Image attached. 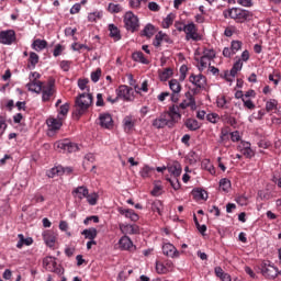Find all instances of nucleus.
Masks as SVG:
<instances>
[{
    "label": "nucleus",
    "mask_w": 281,
    "mask_h": 281,
    "mask_svg": "<svg viewBox=\"0 0 281 281\" xmlns=\"http://www.w3.org/2000/svg\"><path fill=\"white\" fill-rule=\"evenodd\" d=\"M169 89H171L172 93H181V83L177 79H171L169 81Z\"/></svg>",
    "instance_id": "obj_38"
},
{
    "label": "nucleus",
    "mask_w": 281,
    "mask_h": 281,
    "mask_svg": "<svg viewBox=\"0 0 281 281\" xmlns=\"http://www.w3.org/2000/svg\"><path fill=\"white\" fill-rule=\"evenodd\" d=\"M189 82L198 87V89H205V85H207V78L203 75H191L189 77Z\"/></svg>",
    "instance_id": "obj_14"
},
{
    "label": "nucleus",
    "mask_w": 281,
    "mask_h": 281,
    "mask_svg": "<svg viewBox=\"0 0 281 281\" xmlns=\"http://www.w3.org/2000/svg\"><path fill=\"white\" fill-rule=\"evenodd\" d=\"M8 109L9 111H12V109H14V100H9L5 103V100H1L0 102V109Z\"/></svg>",
    "instance_id": "obj_51"
},
{
    "label": "nucleus",
    "mask_w": 281,
    "mask_h": 281,
    "mask_svg": "<svg viewBox=\"0 0 281 281\" xmlns=\"http://www.w3.org/2000/svg\"><path fill=\"white\" fill-rule=\"evenodd\" d=\"M154 128H165V126H168L169 128H172V122H170V119L164 113L159 115V117L155 119L153 121Z\"/></svg>",
    "instance_id": "obj_12"
},
{
    "label": "nucleus",
    "mask_w": 281,
    "mask_h": 281,
    "mask_svg": "<svg viewBox=\"0 0 281 281\" xmlns=\"http://www.w3.org/2000/svg\"><path fill=\"white\" fill-rule=\"evenodd\" d=\"M172 23H175V14L173 13H169L164 20H162V27L165 30H168V27H170V25H172Z\"/></svg>",
    "instance_id": "obj_45"
},
{
    "label": "nucleus",
    "mask_w": 281,
    "mask_h": 281,
    "mask_svg": "<svg viewBox=\"0 0 281 281\" xmlns=\"http://www.w3.org/2000/svg\"><path fill=\"white\" fill-rule=\"evenodd\" d=\"M26 89L32 91L33 93H41L43 91V82L42 81H31L26 83Z\"/></svg>",
    "instance_id": "obj_26"
},
{
    "label": "nucleus",
    "mask_w": 281,
    "mask_h": 281,
    "mask_svg": "<svg viewBox=\"0 0 281 281\" xmlns=\"http://www.w3.org/2000/svg\"><path fill=\"white\" fill-rule=\"evenodd\" d=\"M43 238L47 247H54V245H56V236H54V233H44Z\"/></svg>",
    "instance_id": "obj_35"
},
{
    "label": "nucleus",
    "mask_w": 281,
    "mask_h": 281,
    "mask_svg": "<svg viewBox=\"0 0 281 281\" xmlns=\"http://www.w3.org/2000/svg\"><path fill=\"white\" fill-rule=\"evenodd\" d=\"M19 241L16 244L18 249H23V246L30 247L34 243L32 237H26L23 234L18 235Z\"/></svg>",
    "instance_id": "obj_23"
},
{
    "label": "nucleus",
    "mask_w": 281,
    "mask_h": 281,
    "mask_svg": "<svg viewBox=\"0 0 281 281\" xmlns=\"http://www.w3.org/2000/svg\"><path fill=\"white\" fill-rule=\"evenodd\" d=\"M120 229L122 234H130L131 236L139 233V226L135 224H121Z\"/></svg>",
    "instance_id": "obj_20"
},
{
    "label": "nucleus",
    "mask_w": 281,
    "mask_h": 281,
    "mask_svg": "<svg viewBox=\"0 0 281 281\" xmlns=\"http://www.w3.org/2000/svg\"><path fill=\"white\" fill-rule=\"evenodd\" d=\"M193 196L199 201H205L207 199V191L203 189L193 190Z\"/></svg>",
    "instance_id": "obj_42"
},
{
    "label": "nucleus",
    "mask_w": 281,
    "mask_h": 281,
    "mask_svg": "<svg viewBox=\"0 0 281 281\" xmlns=\"http://www.w3.org/2000/svg\"><path fill=\"white\" fill-rule=\"evenodd\" d=\"M261 273L262 276H265V278H268V280H273L274 278H278L279 271H278V268L271 265L265 263L262 266Z\"/></svg>",
    "instance_id": "obj_16"
},
{
    "label": "nucleus",
    "mask_w": 281,
    "mask_h": 281,
    "mask_svg": "<svg viewBox=\"0 0 281 281\" xmlns=\"http://www.w3.org/2000/svg\"><path fill=\"white\" fill-rule=\"evenodd\" d=\"M109 31H110V37L113 38V41L122 40V34L120 33V29H117L115 24H109Z\"/></svg>",
    "instance_id": "obj_32"
},
{
    "label": "nucleus",
    "mask_w": 281,
    "mask_h": 281,
    "mask_svg": "<svg viewBox=\"0 0 281 281\" xmlns=\"http://www.w3.org/2000/svg\"><path fill=\"white\" fill-rule=\"evenodd\" d=\"M184 126H187L189 131H199V128H201V123H199L196 119H187Z\"/></svg>",
    "instance_id": "obj_31"
},
{
    "label": "nucleus",
    "mask_w": 281,
    "mask_h": 281,
    "mask_svg": "<svg viewBox=\"0 0 281 281\" xmlns=\"http://www.w3.org/2000/svg\"><path fill=\"white\" fill-rule=\"evenodd\" d=\"M210 63H212V59L202 55L201 58H200L199 71H203V69H207V65H210Z\"/></svg>",
    "instance_id": "obj_47"
},
{
    "label": "nucleus",
    "mask_w": 281,
    "mask_h": 281,
    "mask_svg": "<svg viewBox=\"0 0 281 281\" xmlns=\"http://www.w3.org/2000/svg\"><path fill=\"white\" fill-rule=\"evenodd\" d=\"M43 267L46 269V271H50L53 273H56L57 276H63V273H65V269H63V267H60V265L56 262L55 257L44 258Z\"/></svg>",
    "instance_id": "obj_4"
},
{
    "label": "nucleus",
    "mask_w": 281,
    "mask_h": 281,
    "mask_svg": "<svg viewBox=\"0 0 281 281\" xmlns=\"http://www.w3.org/2000/svg\"><path fill=\"white\" fill-rule=\"evenodd\" d=\"M186 98L188 99V101H182L178 108L186 110L188 109V106H190L191 111H196V100L194 99V95H192V93L187 92L186 93Z\"/></svg>",
    "instance_id": "obj_15"
},
{
    "label": "nucleus",
    "mask_w": 281,
    "mask_h": 281,
    "mask_svg": "<svg viewBox=\"0 0 281 281\" xmlns=\"http://www.w3.org/2000/svg\"><path fill=\"white\" fill-rule=\"evenodd\" d=\"M87 194H89V189L86 186L77 187L72 191V196H75V199H79V201L87 199Z\"/></svg>",
    "instance_id": "obj_21"
},
{
    "label": "nucleus",
    "mask_w": 281,
    "mask_h": 281,
    "mask_svg": "<svg viewBox=\"0 0 281 281\" xmlns=\"http://www.w3.org/2000/svg\"><path fill=\"white\" fill-rule=\"evenodd\" d=\"M132 58L135 63H140L142 65H150V61L144 56V53L142 52L133 53Z\"/></svg>",
    "instance_id": "obj_30"
},
{
    "label": "nucleus",
    "mask_w": 281,
    "mask_h": 281,
    "mask_svg": "<svg viewBox=\"0 0 281 281\" xmlns=\"http://www.w3.org/2000/svg\"><path fill=\"white\" fill-rule=\"evenodd\" d=\"M241 102H244L245 109H249V111H254V109H256V104L251 99H243Z\"/></svg>",
    "instance_id": "obj_59"
},
{
    "label": "nucleus",
    "mask_w": 281,
    "mask_h": 281,
    "mask_svg": "<svg viewBox=\"0 0 281 281\" xmlns=\"http://www.w3.org/2000/svg\"><path fill=\"white\" fill-rule=\"evenodd\" d=\"M123 21L125 30H127V32H132L133 34L137 32V30H139V18H137V15H135V13H133L132 11H127L124 14Z\"/></svg>",
    "instance_id": "obj_3"
},
{
    "label": "nucleus",
    "mask_w": 281,
    "mask_h": 281,
    "mask_svg": "<svg viewBox=\"0 0 281 281\" xmlns=\"http://www.w3.org/2000/svg\"><path fill=\"white\" fill-rule=\"evenodd\" d=\"M220 190L223 192H229V190H232V181L227 178L220 180Z\"/></svg>",
    "instance_id": "obj_39"
},
{
    "label": "nucleus",
    "mask_w": 281,
    "mask_h": 281,
    "mask_svg": "<svg viewBox=\"0 0 281 281\" xmlns=\"http://www.w3.org/2000/svg\"><path fill=\"white\" fill-rule=\"evenodd\" d=\"M63 117L58 115V119H48L46 121V124L49 128V131H60V127L63 126Z\"/></svg>",
    "instance_id": "obj_22"
},
{
    "label": "nucleus",
    "mask_w": 281,
    "mask_h": 281,
    "mask_svg": "<svg viewBox=\"0 0 281 281\" xmlns=\"http://www.w3.org/2000/svg\"><path fill=\"white\" fill-rule=\"evenodd\" d=\"M224 19H233L236 23H247L254 19V12L241 9L232 8L223 11Z\"/></svg>",
    "instance_id": "obj_2"
},
{
    "label": "nucleus",
    "mask_w": 281,
    "mask_h": 281,
    "mask_svg": "<svg viewBox=\"0 0 281 281\" xmlns=\"http://www.w3.org/2000/svg\"><path fill=\"white\" fill-rule=\"evenodd\" d=\"M86 199L89 203V205H97L98 204V199H99V195L98 193H90L88 192V194L86 195Z\"/></svg>",
    "instance_id": "obj_48"
},
{
    "label": "nucleus",
    "mask_w": 281,
    "mask_h": 281,
    "mask_svg": "<svg viewBox=\"0 0 281 281\" xmlns=\"http://www.w3.org/2000/svg\"><path fill=\"white\" fill-rule=\"evenodd\" d=\"M100 76H102V69L98 68L95 71L91 72L90 78L92 82H99Z\"/></svg>",
    "instance_id": "obj_56"
},
{
    "label": "nucleus",
    "mask_w": 281,
    "mask_h": 281,
    "mask_svg": "<svg viewBox=\"0 0 281 281\" xmlns=\"http://www.w3.org/2000/svg\"><path fill=\"white\" fill-rule=\"evenodd\" d=\"M172 76V68H166L164 71L159 72V80L166 82Z\"/></svg>",
    "instance_id": "obj_43"
},
{
    "label": "nucleus",
    "mask_w": 281,
    "mask_h": 281,
    "mask_svg": "<svg viewBox=\"0 0 281 281\" xmlns=\"http://www.w3.org/2000/svg\"><path fill=\"white\" fill-rule=\"evenodd\" d=\"M64 49H65V48L63 47V45L57 44V45L55 46L54 52H53V55L55 56V58H58V56H60V54H63V50H64Z\"/></svg>",
    "instance_id": "obj_64"
},
{
    "label": "nucleus",
    "mask_w": 281,
    "mask_h": 281,
    "mask_svg": "<svg viewBox=\"0 0 281 281\" xmlns=\"http://www.w3.org/2000/svg\"><path fill=\"white\" fill-rule=\"evenodd\" d=\"M119 248L121 249V251H135V249H137V246L133 244L131 237L124 235L119 239Z\"/></svg>",
    "instance_id": "obj_10"
},
{
    "label": "nucleus",
    "mask_w": 281,
    "mask_h": 281,
    "mask_svg": "<svg viewBox=\"0 0 281 281\" xmlns=\"http://www.w3.org/2000/svg\"><path fill=\"white\" fill-rule=\"evenodd\" d=\"M167 181H169L171 188H173V190H179L181 188V183L179 182V178H167Z\"/></svg>",
    "instance_id": "obj_54"
},
{
    "label": "nucleus",
    "mask_w": 281,
    "mask_h": 281,
    "mask_svg": "<svg viewBox=\"0 0 281 281\" xmlns=\"http://www.w3.org/2000/svg\"><path fill=\"white\" fill-rule=\"evenodd\" d=\"M156 271H157V273H168V271H170V269H168V267H166V265L157 261L156 262Z\"/></svg>",
    "instance_id": "obj_52"
},
{
    "label": "nucleus",
    "mask_w": 281,
    "mask_h": 281,
    "mask_svg": "<svg viewBox=\"0 0 281 281\" xmlns=\"http://www.w3.org/2000/svg\"><path fill=\"white\" fill-rule=\"evenodd\" d=\"M221 120L224 124H228L229 126H233V128H236V124H238V121H236V117L232 116L229 113L225 112Z\"/></svg>",
    "instance_id": "obj_28"
},
{
    "label": "nucleus",
    "mask_w": 281,
    "mask_h": 281,
    "mask_svg": "<svg viewBox=\"0 0 281 281\" xmlns=\"http://www.w3.org/2000/svg\"><path fill=\"white\" fill-rule=\"evenodd\" d=\"M115 93H116V98L119 100H124L125 102H133L134 100V91H133V88L126 86V85H122L120 86L116 90H115Z\"/></svg>",
    "instance_id": "obj_5"
},
{
    "label": "nucleus",
    "mask_w": 281,
    "mask_h": 281,
    "mask_svg": "<svg viewBox=\"0 0 281 281\" xmlns=\"http://www.w3.org/2000/svg\"><path fill=\"white\" fill-rule=\"evenodd\" d=\"M135 128V120H133V116L127 115L123 119V131L125 133H131Z\"/></svg>",
    "instance_id": "obj_24"
},
{
    "label": "nucleus",
    "mask_w": 281,
    "mask_h": 281,
    "mask_svg": "<svg viewBox=\"0 0 281 281\" xmlns=\"http://www.w3.org/2000/svg\"><path fill=\"white\" fill-rule=\"evenodd\" d=\"M165 115H167V119L169 122H171V125L175 126L180 120H181V112H179V105H171L169 106V110L165 112Z\"/></svg>",
    "instance_id": "obj_9"
},
{
    "label": "nucleus",
    "mask_w": 281,
    "mask_h": 281,
    "mask_svg": "<svg viewBox=\"0 0 281 281\" xmlns=\"http://www.w3.org/2000/svg\"><path fill=\"white\" fill-rule=\"evenodd\" d=\"M93 161H95V156L93 154H87L83 161V168L87 169V166L93 164Z\"/></svg>",
    "instance_id": "obj_55"
},
{
    "label": "nucleus",
    "mask_w": 281,
    "mask_h": 281,
    "mask_svg": "<svg viewBox=\"0 0 281 281\" xmlns=\"http://www.w3.org/2000/svg\"><path fill=\"white\" fill-rule=\"evenodd\" d=\"M244 157H246L247 159H251V157H254L255 153H254V149H251V147H247L246 149H243L240 151Z\"/></svg>",
    "instance_id": "obj_61"
},
{
    "label": "nucleus",
    "mask_w": 281,
    "mask_h": 281,
    "mask_svg": "<svg viewBox=\"0 0 281 281\" xmlns=\"http://www.w3.org/2000/svg\"><path fill=\"white\" fill-rule=\"evenodd\" d=\"M67 113H69V103H64L59 108V114L58 115L60 117V115L65 116V115H67Z\"/></svg>",
    "instance_id": "obj_62"
},
{
    "label": "nucleus",
    "mask_w": 281,
    "mask_h": 281,
    "mask_svg": "<svg viewBox=\"0 0 281 281\" xmlns=\"http://www.w3.org/2000/svg\"><path fill=\"white\" fill-rule=\"evenodd\" d=\"M108 11L111 12V14H119V12H122V5L109 3Z\"/></svg>",
    "instance_id": "obj_49"
},
{
    "label": "nucleus",
    "mask_w": 281,
    "mask_h": 281,
    "mask_svg": "<svg viewBox=\"0 0 281 281\" xmlns=\"http://www.w3.org/2000/svg\"><path fill=\"white\" fill-rule=\"evenodd\" d=\"M46 176L49 179H54V177H63V166L53 167L46 172Z\"/></svg>",
    "instance_id": "obj_34"
},
{
    "label": "nucleus",
    "mask_w": 281,
    "mask_h": 281,
    "mask_svg": "<svg viewBox=\"0 0 281 281\" xmlns=\"http://www.w3.org/2000/svg\"><path fill=\"white\" fill-rule=\"evenodd\" d=\"M57 148H60L64 153H76L78 145L69 139L57 142Z\"/></svg>",
    "instance_id": "obj_13"
},
{
    "label": "nucleus",
    "mask_w": 281,
    "mask_h": 281,
    "mask_svg": "<svg viewBox=\"0 0 281 281\" xmlns=\"http://www.w3.org/2000/svg\"><path fill=\"white\" fill-rule=\"evenodd\" d=\"M243 69V60L238 59L232 67L231 71L226 70L224 72V78L227 82H234L238 71Z\"/></svg>",
    "instance_id": "obj_8"
},
{
    "label": "nucleus",
    "mask_w": 281,
    "mask_h": 281,
    "mask_svg": "<svg viewBox=\"0 0 281 281\" xmlns=\"http://www.w3.org/2000/svg\"><path fill=\"white\" fill-rule=\"evenodd\" d=\"M203 56L209 58V60H214L216 58V52L212 48H204Z\"/></svg>",
    "instance_id": "obj_50"
},
{
    "label": "nucleus",
    "mask_w": 281,
    "mask_h": 281,
    "mask_svg": "<svg viewBox=\"0 0 281 281\" xmlns=\"http://www.w3.org/2000/svg\"><path fill=\"white\" fill-rule=\"evenodd\" d=\"M47 47V41L37 38L33 41L32 43V49L35 52H43V49H46Z\"/></svg>",
    "instance_id": "obj_29"
},
{
    "label": "nucleus",
    "mask_w": 281,
    "mask_h": 281,
    "mask_svg": "<svg viewBox=\"0 0 281 281\" xmlns=\"http://www.w3.org/2000/svg\"><path fill=\"white\" fill-rule=\"evenodd\" d=\"M183 32L186 33V41H201V35L196 30L194 22L183 25Z\"/></svg>",
    "instance_id": "obj_6"
},
{
    "label": "nucleus",
    "mask_w": 281,
    "mask_h": 281,
    "mask_svg": "<svg viewBox=\"0 0 281 281\" xmlns=\"http://www.w3.org/2000/svg\"><path fill=\"white\" fill-rule=\"evenodd\" d=\"M167 170L175 178L181 177L182 169H181V164H179V162H173L172 165H169L167 167Z\"/></svg>",
    "instance_id": "obj_25"
},
{
    "label": "nucleus",
    "mask_w": 281,
    "mask_h": 281,
    "mask_svg": "<svg viewBox=\"0 0 281 281\" xmlns=\"http://www.w3.org/2000/svg\"><path fill=\"white\" fill-rule=\"evenodd\" d=\"M87 85H89V79H79L78 80V87L81 91H85L87 89V91H89V88H87Z\"/></svg>",
    "instance_id": "obj_60"
},
{
    "label": "nucleus",
    "mask_w": 281,
    "mask_h": 281,
    "mask_svg": "<svg viewBox=\"0 0 281 281\" xmlns=\"http://www.w3.org/2000/svg\"><path fill=\"white\" fill-rule=\"evenodd\" d=\"M16 43V32L14 30L0 31V45H13Z\"/></svg>",
    "instance_id": "obj_7"
},
{
    "label": "nucleus",
    "mask_w": 281,
    "mask_h": 281,
    "mask_svg": "<svg viewBox=\"0 0 281 281\" xmlns=\"http://www.w3.org/2000/svg\"><path fill=\"white\" fill-rule=\"evenodd\" d=\"M81 235L88 240H95L98 238V229L94 227L86 228L81 232Z\"/></svg>",
    "instance_id": "obj_27"
},
{
    "label": "nucleus",
    "mask_w": 281,
    "mask_h": 281,
    "mask_svg": "<svg viewBox=\"0 0 281 281\" xmlns=\"http://www.w3.org/2000/svg\"><path fill=\"white\" fill-rule=\"evenodd\" d=\"M162 254L168 258H179V250L175 247V245L167 243L162 246Z\"/></svg>",
    "instance_id": "obj_17"
},
{
    "label": "nucleus",
    "mask_w": 281,
    "mask_h": 281,
    "mask_svg": "<svg viewBox=\"0 0 281 281\" xmlns=\"http://www.w3.org/2000/svg\"><path fill=\"white\" fill-rule=\"evenodd\" d=\"M155 170V168L145 165L140 170H139V176L142 177V179H148L150 178V175H153V171Z\"/></svg>",
    "instance_id": "obj_37"
},
{
    "label": "nucleus",
    "mask_w": 281,
    "mask_h": 281,
    "mask_svg": "<svg viewBox=\"0 0 281 281\" xmlns=\"http://www.w3.org/2000/svg\"><path fill=\"white\" fill-rule=\"evenodd\" d=\"M243 47V42L240 41H233L231 44V49H233V53L239 52V49Z\"/></svg>",
    "instance_id": "obj_58"
},
{
    "label": "nucleus",
    "mask_w": 281,
    "mask_h": 281,
    "mask_svg": "<svg viewBox=\"0 0 281 281\" xmlns=\"http://www.w3.org/2000/svg\"><path fill=\"white\" fill-rule=\"evenodd\" d=\"M164 210V203L161 200H155L151 203V212H157V214L161 215V211Z\"/></svg>",
    "instance_id": "obj_44"
},
{
    "label": "nucleus",
    "mask_w": 281,
    "mask_h": 281,
    "mask_svg": "<svg viewBox=\"0 0 281 281\" xmlns=\"http://www.w3.org/2000/svg\"><path fill=\"white\" fill-rule=\"evenodd\" d=\"M214 271H215L216 277L218 279H221L222 281H226V280L232 281V279H229V274L225 273V271H223V268L215 267Z\"/></svg>",
    "instance_id": "obj_41"
},
{
    "label": "nucleus",
    "mask_w": 281,
    "mask_h": 281,
    "mask_svg": "<svg viewBox=\"0 0 281 281\" xmlns=\"http://www.w3.org/2000/svg\"><path fill=\"white\" fill-rule=\"evenodd\" d=\"M42 102H49L52 100V95L56 93V89H54V81H48L46 86H42Z\"/></svg>",
    "instance_id": "obj_11"
},
{
    "label": "nucleus",
    "mask_w": 281,
    "mask_h": 281,
    "mask_svg": "<svg viewBox=\"0 0 281 281\" xmlns=\"http://www.w3.org/2000/svg\"><path fill=\"white\" fill-rule=\"evenodd\" d=\"M119 213L122 216H125V218H130L133 223H137V221H139V215H137L133 209L120 207Z\"/></svg>",
    "instance_id": "obj_18"
},
{
    "label": "nucleus",
    "mask_w": 281,
    "mask_h": 281,
    "mask_svg": "<svg viewBox=\"0 0 281 281\" xmlns=\"http://www.w3.org/2000/svg\"><path fill=\"white\" fill-rule=\"evenodd\" d=\"M276 109H278V100L270 99L269 101L266 102L267 113H271V111H274Z\"/></svg>",
    "instance_id": "obj_46"
},
{
    "label": "nucleus",
    "mask_w": 281,
    "mask_h": 281,
    "mask_svg": "<svg viewBox=\"0 0 281 281\" xmlns=\"http://www.w3.org/2000/svg\"><path fill=\"white\" fill-rule=\"evenodd\" d=\"M93 104V95L89 92H83L79 94L75 100L72 116L76 117V120H80L87 111H89V108Z\"/></svg>",
    "instance_id": "obj_1"
},
{
    "label": "nucleus",
    "mask_w": 281,
    "mask_h": 281,
    "mask_svg": "<svg viewBox=\"0 0 281 281\" xmlns=\"http://www.w3.org/2000/svg\"><path fill=\"white\" fill-rule=\"evenodd\" d=\"M164 38H167V34L164 32H158L153 42L154 47H161V43H164Z\"/></svg>",
    "instance_id": "obj_40"
},
{
    "label": "nucleus",
    "mask_w": 281,
    "mask_h": 281,
    "mask_svg": "<svg viewBox=\"0 0 281 281\" xmlns=\"http://www.w3.org/2000/svg\"><path fill=\"white\" fill-rule=\"evenodd\" d=\"M60 69H63V71H69L70 67H71V61L69 60H61L59 64Z\"/></svg>",
    "instance_id": "obj_63"
},
{
    "label": "nucleus",
    "mask_w": 281,
    "mask_h": 281,
    "mask_svg": "<svg viewBox=\"0 0 281 281\" xmlns=\"http://www.w3.org/2000/svg\"><path fill=\"white\" fill-rule=\"evenodd\" d=\"M98 19H102V13L97 11L88 14V21H90V23H95Z\"/></svg>",
    "instance_id": "obj_53"
},
{
    "label": "nucleus",
    "mask_w": 281,
    "mask_h": 281,
    "mask_svg": "<svg viewBox=\"0 0 281 281\" xmlns=\"http://www.w3.org/2000/svg\"><path fill=\"white\" fill-rule=\"evenodd\" d=\"M206 120L207 122H211V124H216V122L221 120V116H218L217 113H210L206 115Z\"/></svg>",
    "instance_id": "obj_57"
},
{
    "label": "nucleus",
    "mask_w": 281,
    "mask_h": 281,
    "mask_svg": "<svg viewBox=\"0 0 281 281\" xmlns=\"http://www.w3.org/2000/svg\"><path fill=\"white\" fill-rule=\"evenodd\" d=\"M140 35L145 36L146 38H153V36H155V25L151 23L146 24Z\"/></svg>",
    "instance_id": "obj_33"
},
{
    "label": "nucleus",
    "mask_w": 281,
    "mask_h": 281,
    "mask_svg": "<svg viewBox=\"0 0 281 281\" xmlns=\"http://www.w3.org/2000/svg\"><path fill=\"white\" fill-rule=\"evenodd\" d=\"M99 122L102 128H113V116L110 113L100 114Z\"/></svg>",
    "instance_id": "obj_19"
},
{
    "label": "nucleus",
    "mask_w": 281,
    "mask_h": 281,
    "mask_svg": "<svg viewBox=\"0 0 281 281\" xmlns=\"http://www.w3.org/2000/svg\"><path fill=\"white\" fill-rule=\"evenodd\" d=\"M38 54L31 52L29 57V69H36V65H38Z\"/></svg>",
    "instance_id": "obj_36"
}]
</instances>
